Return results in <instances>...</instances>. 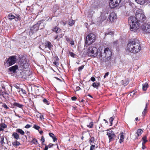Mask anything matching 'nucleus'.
<instances>
[{
    "label": "nucleus",
    "mask_w": 150,
    "mask_h": 150,
    "mask_svg": "<svg viewBox=\"0 0 150 150\" xmlns=\"http://www.w3.org/2000/svg\"><path fill=\"white\" fill-rule=\"evenodd\" d=\"M32 142L33 143L35 144H37V143H38V141L36 139L34 138L33 139Z\"/></svg>",
    "instance_id": "obj_42"
},
{
    "label": "nucleus",
    "mask_w": 150,
    "mask_h": 150,
    "mask_svg": "<svg viewBox=\"0 0 150 150\" xmlns=\"http://www.w3.org/2000/svg\"><path fill=\"white\" fill-rule=\"evenodd\" d=\"M108 14V11H106L105 12H103L102 13L100 17L101 21H102L106 20Z\"/></svg>",
    "instance_id": "obj_13"
},
{
    "label": "nucleus",
    "mask_w": 150,
    "mask_h": 150,
    "mask_svg": "<svg viewBox=\"0 0 150 150\" xmlns=\"http://www.w3.org/2000/svg\"><path fill=\"white\" fill-rule=\"evenodd\" d=\"M109 75V73L108 72H107L105 73L104 75V78H106L107 76H108Z\"/></svg>",
    "instance_id": "obj_59"
},
{
    "label": "nucleus",
    "mask_w": 150,
    "mask_h": 150,
    "mask_svg": "<svg viewBox=\"0 0 150 150\" xmlns=\"http://www.w3.org/2000/svg\"><path fill=\"white\" fill-rule=\"evenodd\" d=\"M44 21L45 20H44L39 21L36 24L32 26L29 32V35L30 36L32 35L33 33L38 31L40 26V29L44 28L46 25L45 23H43Z\"/></svg>",
    "instance_id": "obj_3"
},
{
    "label": "nucleus",
    "mask_w": 150,
    "mask_h": 150,
    "mask_svg": "<svg viewBox=\"0 0 150 150\" xmlns=\"http://www.w3.org/2000/svg\"><path fill=\"white\" fill-rule=\"evenodd\" d=\"M64 34L62 33H61L60 34L57 35H55L54 37V40H56L58 41H59L60 38H62L64 36Z\"/></svg>",
    "instance_id": "obj_19"
},
{
    "label": "nucleus",
    "mask_w": 150,
    "mask_h": 150,
    "mask_svg": "<svg viewBox=\"0 0 150 150\" xmlns=\"http://www.w3.org/2000/svg\"><path fill=\"white\" fill-rule=\"evenodd\" d=\"M33 127L35 129H37V130H39L40 129V127L39 126L36 125H34L33 126Z\"/></svg>",
    "instance_id": "obj_41"
},
{
    "label": "nucleus",
    "mask_w": 150,
    "mask_h": 150,
    "mask_svg": "<svg viewBox=\"0 0 150 150\" xmlns=\"http://www.w3.org/2000/svg\"><path fill=\"white\" fill-rule=\"evenodd\" d=\"M98 54L97 48L93 46L90 47L88 49V55L89 56L96 57Z\"/></svg>",
    "instance_id": "obj_6"
},
{
    "label": "nucleus",
    "mask_w": 150,
    "mask_h": 150,
    "mask_svg": "<svg viewBox=\"0 0 150 150\" xmlns=\"http://www.w3.org/2000/svg\"><path fill=\"white\" fill-rule=\"evenodd\" d=\"M48 149V146H46L45 147L44 150H47Z\"/></svg>",
    "instance_id": "obj_62"
},
{
    "label": "nucleus",
    "mask_w": 150,
    "mask_h": 150,
    "mask_svg": "<svg viewBox=\"0 0 150 150\" xmlns=\"http://www.w3.org/2000/svg\"><path fill=\"white\" fill-rule=\"evenodd\" d=\"M95 142V139L93 137H90L89 140V142L90 144H92V143H94Z\"/></svg>",
    "instance_id": "obj_34"
},
{
    "label": "nucleus",
    "mask_w": 150,
    "mask_h": 150,
    "mask_svg": "<svg viewBox=\"0 0 150 150\" xmlns=\"http://www.w3.org/2000/svg\"><path fill=\"white\" fill-rule=\"evenodd\" d=\"M70 55L72 57H74L75 56V54L72 52H69Z\"/></svg>",
    "instance_id": "obj_46"
},
{
    "label": "nucleus",
    "mask_w": 150,
    "mask_h": 150,
    "mask_svg": "<svg viewBox=\"0 0 150 150\" xmlns=\"http://www.w3.org/2000/svg\"><path fill=\"white\" fill-rule=\"evenodd\" d=\"M91 146H90V150H94V148L95 147V145L93 144H91Z\"/></svg>",
    "instance_id": "obj_44"
},
{
    "label": "nucleus",
    "mask_w": 150,
    "mask_h": 150,
    "mask_svg": "<svg viewBox=\"0 0 150 150\" xmlns=\"http://www.w3.org/2000/svg\"><path fill=\"white\" fill-rule=\"evenodd\" d=\"M109 6L111 8H115L118 6L117 4L114 3V2L113 0H110V1L109 2Z\"/></svg>",
    "instance_id": "obj_16"
},
{
    "label": "nucleus",
    "mask_w": 150,
    "mask_h": 150,
    "mask_svg": "<svg viewBox=\"0 0 150 150\" xmlns=\"http://www.w3.org/2000/svg\"><path fill=\"white\" fill-rule=\"evenodd\" d=\"M76 97L73 96L71 97V99L72 100H75L76 99Z\"/></svg>",
    "instance_id": "obj_61"
},
{
    "label": "nucleus",
    "mask_w": 150,
    "mask_h": 150,
    "mask_svg": "<svg viewBox=\"0 0 150 150\" xmlns=\"http://www.w3.org/2000/svg\"><path fill=\"white\" fill-rule=\"evenodd\" d=\"M54 145V144H53L50 143L49 144L48 146V147L50 148L51 147H52Z\"/></svg>",
    "instance_id": "obj_57"
},
{
    "label": "nucleus",
    "mask_w": 150,
    "mask_h": 150,
    "mask_svg": "<svg viewBox=\"0 0 150 150\" xmlns=\"http://www.w3.org/2000/svg\"><path fill=\"white\" fill-rule=\"evenodd\" d=\"M2 106L6 109H8L9 108L5 104H4L2 105Z\"/></svg>",
    "instance_id": "obj_48"
},
{
    "label": "nucleus",
    "mask_w": 150,
    "mask_h": 150,
    "mask_svg": "<svg viewBox=\"0 0 150 150\" xmlns=\"http://www.w3.org/2000/svg\"><path fill=\"white\" fill-rule=\"evenodd\" d=\"M74 23V21H72L71 22H69V25L70 26L73 25Z\"/></svg>",
    "instance_id": "obj_49"
},
{
    "label": "nucleus",
    "mask_w": 150,
    "mask_h": 150,
    "mask_svg": "<svg viewBox=\"0 0 150 150\" xmlns=\"http://www.w3.org/2000/svg\"><path fill=\"white\" fill-rule=\"evenodd\" d=\"M100 84L99 82L96 83V82H94L92 84V86L94 88H96L97 89H98V87L100 86Z\"/></svg>",
    "instance_id": "obj_29"
},
{
    "label": "nucleus",
    "mask_w": 150,
    "mask_h": 150,
    "mask_svg": "<svg viewBox=\"0 0 150 150\" xmlns=\"http://www.w3.org/2000/svg\"><path fill=\"white\" fill-rule=\"evenodd\" d=\"M103 54L105 57V61H108L111 59L112 56V52L110 49L107 47L105 48Z\"/></svg>",
    "instance_id": "obj_7"
},
{
    "label": "nucleus",
    "mask_w": 150,
    "mask_h": 150,
    "mask_svg": "<svg viewBox=\"0 0 150 150\" xmlns=\"http://www.w3.org/2000/svg\"><path fill=\"white\" fill-rule=\"evenodd\" d=\"M15 17V20L16 21H18L21 20V18L19 15L18 14L16 15Z\"/></svg>",
    "instance_id": "obj_35"
},
{
    "label": "nucleus",
    "mask_w": 150,
    "mask_h": 150,
    "mask_svg": "<svg viewBox=\"0 0 150 150\" xmlns=\"http://www.w3.org/2000/svg\"><path fill=\"white\" fill-rule=\"evenodd\" d=\"M12 136L13 138L16 140H18L19 139V134L16 132H13L12 135Z\"/></svg>",
    "instance_id": "obj_23"
},
{
    "label": "nucleus",
    "mask_w": 150,
    "mask_h": 150,
    "mask_svg": "<svg viewBox=\"0 0 150 150\" xmlns=\"http://www.w3.org/2000/svg\"><path fill=\"white\" fill-rule=\"evenodd\" d=\"M114 117H110L109 119V121L110 123V126H112V121L114 120Z\"/></svg>",
    "instance_id": "obj_39"
},
{
    "label": "nucleus",
    "mask_w": 150,
    "mask_h": 150,
    "mask_svg": "<svg viewBox=\"0 0 150 150\" xmlns=\"http://www.w3.org/2000/svg\"><path fill=\"white\" fill-rule=\"evenodd\" d=\"M1 87L4 89H5V86L4 84H1Z\"/></svg>",
    "instance_id": "obj_63"
},
{
    "label": "nucleus",
    "mask_w": 150,
    "mask_h": 150,
    "mask_svg": "<svg viewBox=\"0 0 150 150\" xmlns=\"http://www.w3.org/2000/svg\"><path fill=\"white\" fill-rule=\"evenodd\" d=\"M143 132V130L141 129H138L136 132L135 134V139H137L139 138V137L140 136Z\"/></svg>",
    "instance_id": "obj_12"
},
{
    "label": "nucleus",
    "mask_w": 150,
    "mask_h": 150,
    "mask_svg": "<svg viewBox=\"0 0 150 150\" xmlns=\"http://www.w3.org/2000/svg\"><path fill=\"white\" fill-rule=\"evenodd\" d=\"M117 16L115 13L114 12H111L108 18V21L111 22H114L117 19Z\"/></svg>",
    "instance_id": "obj_10"
},
{
    "label": "nucleus",
    "mask_w": 150,
    "mask_h": 150,
    "mask_svg": "<svg viewBox=\"0 0 150 150\" xmlns=\"http://www.w3.org/2000/svg\"><path fill=\"white\" fill-rule=\"evenodd\" d=\"M84 66V65H82L81 66H80L78 69V71H81L82 70Z\"/></svg>",
    "instance_id": "obj_40"
},
{
    "label": "nucleus",
    "mask_w": 150,
    "mask_h": 150,
    "mask_svg": "<svg viewBox=\"0 0 150 150\" xmlns=\"http://www.w3.org/2000/svg\"><path fill=\"white\" fill-rule=\"evenodd\" d=\"M8 18L11 20L15 19V16L13 15L11 13L9 14L8 16Z\"/></svg>",
    "instance_id": "obj_32"
},
{
    "label": "nucleus",
    "mask_w": 150,
    "mask_h": 150,
    "mask_svg": "<svg viewBox=\"0 0 150 150\" xmlns=\"http://www.w3.org/2000/svg\"><path fill=\"white\" fill-rule=\"evenodd\" d=\"M12 144L14 147L16 148H17L18 146H19L21 144L19 142L16 140L12 143Z\"/></svg>",
    "instance_id": "obj_21"
},
{
    "label": "nucleus",
    "mask_w": 150,
    "mask_h": 150,
    "mask_svg": "<svg viewBox=\"0 0 150 150\" xmlns=\"http://www.w3.org/2000/svg\"><path fill=\"white\" fill-rule=\"evenodd\" d=\"M31 127V125H29V124H27V125H26L25 126V128L28 129V128H30Z\"/></svg>",
    "instance_id": "obj_52"
},
{
    "label": "nucleus",
    "mask_w": 150,
    "mask_h": 150,
    "mask_svg": "<svg viewBox=\"0 0 150 150\" xmlns=\"http://www.w3.org/2000/svg\"><path fill=\"white\" fill-rule=\"evenodd\" d=\"M16 56L15 55L9 57L4 62L5 67H8L15 64L16 62Z\"/></svg>",
    "instance_id": "obj_5"
},
{
    "label": "nucleus",
    "mask_w": 150,
    "mask_h": 150,
    "mask_svg": "<svg viewBox=\"0 0 150 150\" xmlns=\"http://www.w3.org/2000/svg\"><path fill=\"white\" fill-rule=\"evenodd\" d=\"M136 17L131 16L128 19L130 29L131 31H135L139 28V22H143L146 20V17L141 9L137 10L135 14Z\"/></svg>",
    "instance_id": "obj_1"
},
{
    "label": "nucleus",
    "mask_w": 150,
    "mask_h": 150,
    "mask_svg": "<svg viewBox=\"0 0 150 150\" xmlns=\"http://www.w3.org/2000/svg\"><path fill=\"white\" fill-rule=\"evenodd\" d=\"M65 38L66 39V41L68 42H69L70 41V39L67 36H65Z\"/></svg>",
    "instance_id": "obj_47"
},
{
    "label": "nucleus",
    "mask_w": 150,
    "mask_h": 150,
    "mask_svg": "<svg viewBox=\"0 0 150 150\" xmlns=\"http://www.w3.org/2000/svg\"><path fill=\"white\" fill-rule=\"evenodd\" d=\"M0 131H3L4 129L6 128L7 127V125L4 123H0Z\"/></svg>",
    "instance_id": "obj_22"
},
{
    "label": "nucleus",
    "mask_w": 150,
    "mask_h": 150,
    "mask_svg": "<svg viewBox=\"0 0 150 150\" xmlns=\"http://www.w3.org/2000/svg\"><path fill=\"white\" fill-rule=\"evenodd\" d=\"M81 89L80 88L79 86H77L76 88V91H78Z\"/></svg>",
    "instance_id": "obj_58"
},
{
    "label": "nucleus",
    "mask_w": 150,
    "mask_h": 150,
    "mask_svg": "<svg viewBox=\"0 0 150 150\" xmlns=\"http://www.w3.org/2000/svg\"><path fill=\"white\" fill-rule=\"evenodd\" d=\"M142 30L146 33H150V24H145L143 25Z\"/></svg>",
    "instance_id": "obj_11"
},
{
    "label": "nucleus",
    "mask_w": 150,
    "mask_h": 150,
    "mask_svg": "<svg viewBox=\"0 0 150 150\" xmlns=\"http://www.w3.org/2000/svg\"><path fill=\"white\" fill-rule=\"evenodd\" d=\"M29 67V64L28 63L26 58L21 61L19 69L22 72H23L25 69L28 68Z\"/></svg>",
    "instance_id": "obj_8"
},
{
    "label": "nucleus",
    "mask_w": 150,
    "mask_h": 150,
    "mask_svg": "<svg viewBox=\"0 0 150 150\" xmlns=\"http://www.w3.org/2000/svg\"><path fill=\"white\" fill-rule=\"evenodd\" d=\"M143 142L142 143L145 144L147 142L148 140L147 139V136H144L142 139Z\"/></svg>",
    "instance_id": "obj_33"
},
{
    "label": "nucleus",
    "mask_w": 150,
    "mask_h": 150,
    "mask_svg": "<svg viewBox=\"0 0 150 150\" xmlns=\"http://www.w3.org/2000/svg\"><path fill=\"white\" fill-rule=\"evenodd\" d=\"M16 132L20 134L21 135H23L25 134L24 131L21 129H17L16 130Z\"/></svg>",
    "instance_id": "obj_26"
},
{
    "label": "nucleus",
    "mask_w": 150,
    "mask_h": 150,
    "mask_svg": "<svg viewBox=\"0 0 150 150\" xmlns=\"http://www.w3.org/2000/svg\"><path fill=\"white\" fill-rule=\"evenodd\" d=\"M43 102L46 104L49 105L50 104V103L49 101H48L46 99L44 98L43 100Z\"/></svg>",
    "instance_id": "obj_38"
},
{
    "label": "nucleus",
    "mask_w": 150,
    "mask_h": 150,
    "mask_svg": "<svg viewBox=\"0 0 150 150\" xmlns=\"http://www.w3.org/2000/svg\"><path fill=\"white\" fill-rule=\"evenodd\" d=\"M107 130L108 131L107 132V135L108 136L109 142L114 140L116 137L114 132L110 129Z\"/></svg>",
    "instance_id": "obj_9"
},
{
    "label": "nucleus",
    "mask_w": 150,
    "mask_h": 150,
    "mask_svg": "<svg viewBox=\"0 0 150 150\" xmlns=\"http://www.w3.org/2000/svg\"><path fill=\"white\" fill-rule=\"evenodd\" d=\"M140 45L138 41L137 42L134 40L129 41L127 44V50L130 53L136 54L141 50Z\"/></svg>",
    "instance_id": "obj_2"
},
{
    "label": "nucleus",
    "mask_w": 150,
    "mask_h": 150,
    "mask_svg": "<svg viewBox=\"0 0 150 150\" xmlns=\"http://www.w3.org/2000/svg\"><path fill=\"white\" fill-rule=\"evenodd\" d=\"M122 84L125 86H127L129 83V81L127 78L125 79L124 80H122L121 81Z\"/></svg>",
    "instance_id": "obj_25"
},
{
    "label": "nucleus",
    "mask_w": 150,
    "mask_h": 150,
    "mask_svg": "<svg viewBox=\"0 0 150 150\" xmlns=\"http://www.w3.org/2000/svg\"><path fill=\"white\" fill-rule=\"evenodd\" d=\"M148 86L149 85L146 82L144 83L143 85L142 86L143 90L144 91H146L147 90V88H148Z\"/></svg>",
    "instance_id": "obj_30"
},
{
    "label": "nucleus",
    "mask_w": 150,
    "mask_h": 150,
    "mask_svg": "<svg viewBox=\"0 0 150 150\" xmlns=\"http://www.w3.org/2000/svg\"><path fill=\"white\" fill-rule=\"evenodd\" d=\"M120 139L119 140V142L121 144L124 141V133L123 132L120 133Z\"/></svg>",
    "instance_id": "obj_24"
},
{
    "label": "nucleus",
    "mask_w": 150,
    "mask_h": 150,
    "mask_svg": "<svg viewBox=\"0 0 150 150\" xmlns=\"http://www.w3.org/2000/svg\"><path fill=\"white\" fill-rule=\"evenodd\" d=\"M91 81L93 82L94 81L96 80L95 78L93 76H92L91 78Z\"/></svg>",
    "instance_id": "obj_56"
},
{
    "label": "nucleus",
    "mask_w": 150,
    "mask_h": 150,
    "mask_svg": "<svg viewBox=\"0 0 150 150\" xmlns=\"http://www.w3.org/2000/svg\"><path fill=\"white\" fill-rule=\"evenodd\" d=\"M52 138L53 139V141L54 142H55L57 140V139L55 136L53 137Z\"/></svg>",
    "instance_id": "obj_54"
},
{
    "label": "nucleus",
    "mask_w": 150,
    "mask_h": 150,
    "mask_svg": "<svg viewBox=\"0 0 150 150\" xmlns=\"http://www.w3.org/2000/svg\"><path fill=\"white\" fill-rule=\"evenodd\" d=\"M95 35L92 33H90L86 36L85 41V46L87 47L94 42L96 40Z\"/></svg>",
    "instance_id": "obj_4"
},
{
    "label": "nucleus",
    "mask_w": 150,
    "mask_h": 150,
    "mask_svg": "<svg viewBox=\"0 0 150 150\" xmlns=\"http://www.w3.org/2000/svg\"><path fill=\"white\" fill-rule=\"evenodd\" d=\"M13 105L14 106H16L18 107L21 108H22L23 106V105L17 103H14Z\"/></svg>",
    "instance_id": "obj_31"
},
{
    "label": "nucleus",
    "mask_w": 150,
    "mask_h": 150,
    "mask_svg": "<svg viewBox=\"0 0 150 150\" xmlns=\"http://www.w3.org/2000/svg\"><path fill=\"white\" fill-rule=\"evenodd\" d=\"M0 95L2 96L3 97L5 98H8L9 96V94L5 92H0Z\"/></svg>",
    "instance_id": "obj_18"
},
{
    "label": "nucleus",
    "mask_w": 150,
    "mask_h": 150,
    "mask_svg": "<svg viewBox=\"0 0 150 150\" xmlns=\"http://www.w3.org/2000/svg\"><path fill=\"white\" fill-rule=\"evenodd\" d=\"M53 59L54 61L53 62L54 64L56 66H58L59 64V59L58 57L57 56H55L54 57Z\"/></svg>",
    "instance_id": "obj_17"
},
{
    "label": "nucleus",
    "mask_w": 150,
    "mask_h": 150,
    "mask_svg": "<svg viewBox=\"0 0 150 150\" xmlns=\"http://www.w3.org/2000/svg\"><path fill=\"white\" fill-rule=\"evenodd\" d=\"M18 66L17 65H15L9 67L8 69L10 71L14 73L16 72V70L18 69Z\"/></svg>",
    "instance_id": "obj_15"
},
{
    "label": "nucleus",
    "mask_w": 150,
    "mask_h": 150,
    "mask_svg": "<svg viewBox=\"0 0 150 150\" xmlns=\"http://www.w3.org/2000/svg\"><path fill=\"white\" fill-rule=\"evenodd\" d=\"M39 133L41 134H43V132L42 131V130H41V131H40V132H39Z\"/></svg>",
    "instance_id": "obj_64"
},
{
    "label": "nucleus",
    "mask_w": 150,
    "mask_h": 150,
    "mask_svg": "<svg viewBox=\"0 0 150 150\" xmlns=\"http://www.w3.org/2000/svg\"><path fill=\"white\" fill-rule=\"evenodd\" d=\"M145 144L142 143V149H145L146 148V147L145 145Z\"/></svg>",
    "instance_id": "obj_51"
},
{
    "label": "nucleus",
    "mask_w": 150,
    "mask_h": 150,
    "mask_svg": "<svg viewBox=\"0 0 150 150\" xmlns=\"http://www.w3.org/2000/svg\"><path fill=\"white\" fill-rule=\"evenodd\" d=\"M45 47H48L50 50H51V49H52V47L53 46V45L49 41H47L45 43Z\"/></svg>",
    "instance_id": "obj_20"
},
{
    "label": "nucleus",
    "mask_w": 150,
    "mask_h": 150,
    "mask_svg": "<svg viewBox=\"0 0 150 150\" xmlns=\"http://www.w3.org/2000/svg\"><path fill=\"white\" fill-rule=\"evenodd\" d=\"M138 4L141 5L144 4L146 1V0H134Z\"/></svg>",
    "instance_id": "obj_28"
},
{
    "label": "nucleus",
    "mask_w": 150,
    "mask_h": 150,
    "mask_svg": "<svg viewBox=\"0 0 150 150\" xmlns=\"http://www.w3.org/2000/svg\"><path fill=\"white\" fill-rule=\"evenodd\" d=\"M70 44L72 45H74V41H73V40H72L70 41Z\"/></svg>",
    "instance_id": "obj_60"
},
{
    "label": "nucleus",
    "mask_w": 150,
    "mask_h": 150,
    "mask_svg": "<svg viewBox=\"0 0 150 150\" xmlns=\"http://www.w3.org/2000/svg\"><path fill=\"white\" fill-rule=\"evenodd\" d=\"M52 31L56 34H59L61 32L62 30L59 27L55 26L53 27Z\"/></svg>",
    "instance_id": "obj_14"
},
{
    "label": "nucleus",
    "mask_w": 150,
    "mask_h": 150,
    "mask_svg": "<svg viewBox=\"0 0 150 150\" xmlns=\"http://www.w3.org/2000/svg\"><path fill=\"white\" fill-rule=\"evenodd\" d=\"M41 140L42 144H43L45 142V138L43 136H42L41 137Z\"/></svg>",
    "instance_id": "obj_43"
},
{
    "label": "nucleus",
    "mask_w": 150,
    "mask_h": 150,
    "mask_svg": "<svg viewBox=\"0 0 150 150\" xmlns=\"http://www.w3.org/2000/svg\"><path fill=\"white\" fill-rule=\"evenodd\" d=\"M49 135L52 138L53 137H54V135L53 133H49Z\"/></svg>",
    "instance_id": "obj_53"
},
{
    "label": "nucleus",
    "mask_w": 150,
    "mask_h": 150,
    "mask_svg": "<svg viewBox=\"0 0 150 150\" xmlns=\"http://www.w3.org/2000/svg\"><path fill=\"white\" fill-rule=\"evenodd\" d=\"M149 103H146L145 108L142 112L143 116H144L146 113V111L147 110V107Z\"/></svg>",
    "instance_id": "obj_27"
},
{
    "label": "nucleus",
    "mask_w": 150,
    "mask_h": 150,
    "mask_svg": "<svg viewBox=\"0 0 150 150\" xmlns=\"http://www.w3.org/2000/svg\"><path fill=\"white\" fill-rule=\"evenodd\" d=\"M121 0H115V3L117 4L118 6L119 5V4L120 3Z\"/></svg>",
    "instance_id": "obj_45"
},
{
    "label": "nucleus",
    "mask_w": 150,
    "mask_h": 150,
    "mask_svg": "<svg viewBox=\"0 0 150 150\" xmlns=\"http://www.w3.org/2000/svg\"><path fill=\"white\" fill-rule=\"evenodd\" d=\"M114 33H113V32H108V33H105V35H108V34H110V35H112V34H113Z\"/></svg>",
    "instance_id": "obj_55"
},
{
    "label": "nucleus",
    "mask_w": 150,
    "mask_h": 150,
    "mask_svg": "<svg viewBox=\"0 0 150 150\" xmlns=\"http://www.w3.org/2000/svg\"><path fill=\"white\" fill-rule=\"evenodd\" d=\"M21 91L22 92V93H23L24 94H26V91L23 89L21 88Z\"/></svg>",
    "instance_id": "obj_50"
},
{
    "label": "nucleus",
    "mask_w": 150,
    "mask_h": 150,
    "mask_svg": "<svg viewBox=\"0 0 150 150\" xmlns=\"http://www.w3.org/2000/svg\"><path fill=\"white\" fill-rule=\"evenodd\" d=\"M4 137L3 136L0 137V142L2 145L5 144V142H4Z\"/></svg>",
    "instance_id": "obj_37"
},
{
    "label": "nucleus",
    "mask_w": 150,
    "mask_h": 150,
    "mask_svg": "<svg viewBox=\"0 0 150 150\" xmlns=\"http://www.w3.org/2000/svg\"><path fill=\"white\" fill-rule=\"evenodd\" d=\"M93 126V122H91L89 124L87 125L88 127L90 128H92Z\"/></svg>",
    "instance_id": "obj_36"
}]
</instances>
